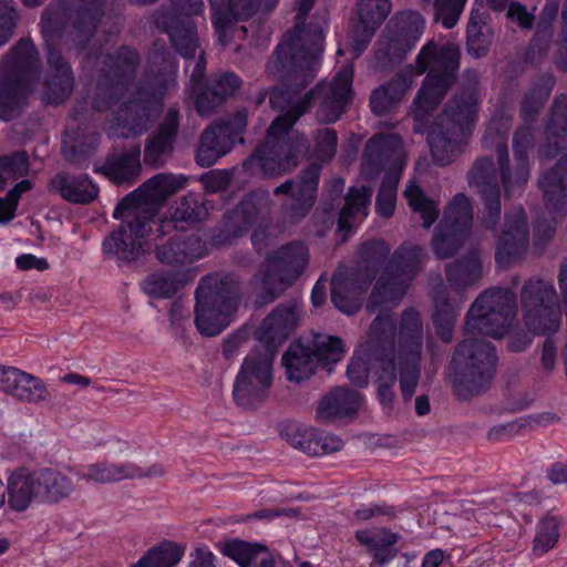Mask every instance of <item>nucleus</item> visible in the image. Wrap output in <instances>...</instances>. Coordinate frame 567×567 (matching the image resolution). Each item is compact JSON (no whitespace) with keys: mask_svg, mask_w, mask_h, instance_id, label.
Instances as JSON below:
<instances>
[{"mask_svg":"<svg viewBox=\"0 0 567 567\" xmlns=\"http://www.w3.org/2000/svg\"><path fill=\"white\" fill-rule=\"evenodd\" d=\"M421 249L402 247L395 252V272L382 274L377 281L368 310L374 312L381 308V313L374 319L368 341L361 343L348 365V378L357 386L368 384L369 373L378 377V393L380 402L389 405L392 401L391 386L396 380V369L400 370V385L405 399H410L419 380V362L422 350V326L419 313L408 310L403 313L398 344L394 346L395 327L392 318L383 311L396 306L408 289V280L420 261Z\"/></svg>","mask_w":567,"mask_h":567,"instance_id":"nucleus-1","label":"nucleus"},{"mask_svg":"<svg viewBox=\"0 0 567 567\" xmlns=\"http://www.w3.org/2000/svg\"><path fill=\"white\" fill-rule=\"evenodd\" d=\"M352 78L353 66L346 64L337 72L331 83L319 85L301 103L293 100L290 90L275 89L270 93V104L285 113L271 123L264 144L245 163V169L275 176L295 166V159L305 145L302 136L292 130L293 124L308 107L317 105V116L320 121L336 122L351 99Z\"/></svg>","mask_w":567,"mask_h":567,"instance_id":"nucleus-2","label":"nucleus"},{"mask_svg":"<svg viewBox=\"0 0 567 567\" xmlns=\"http://www.w3.org/2000/svg\"><path fill=\"white\" fill-rule=\"evenodd\" d=\"M186 185L187 178L183 175L158 174L124 198L113 213L114 218L123 220L122 225L104 239V255L130 260L140 251H147L151 246L145 240L150 230L146 219L168 196Z\"/></svg>","mask_w":567,"mask_h":567,"instance_id":"nucleus-3","label":"nucleus"},{"mask_svg":"<svg viewBox=\"0 0 567 567\" xmlns=\"http://www.w3.org/2000/svg\"><path fill=\"white\" fill-rule=\"evenodd\" d=\"M298 319L296 307H278L257 329L259 346L246 354L233 383V399L238 406L252 410L266 400L274 381L276 346Z\"/></svg>","mask_w":567,"mask_h":567,"instance_id":"nucleus-4","label":"nucleus"},{"mask_svg":"<svg viewBox=\"0 0 567 567\" xmlns=\"http://www.w3.org/2000/svg\"><path fill=\"white\" fill-rule=\"evenodd\" d=\"M458 59L457 48L450 43L437 49L431 41L422 49L417 59V74L427 71V76L414 101L419 115L426 113L442 100L455 78Z\"/></svg>","mask_w":567,"mask_h":567,"instance_id":"nucleus-5","label":"nucleus"},{"mask_svg":"<svg viewBox=\"0 0 567 567\" xmlns=\"http://www.w3.org/2000/svg\"><path fill=\"white\" fill-rule=\"evenodd\" d=\"M449 105L440 118L439 127L429 134V144L435 162L449 164L461 151L462 144L471 132L476 114L477 99L472 92L463 93Z\"/></svg>","mask_w":567,"mask_h":567,"instance_id":"nucleus-6","label":"nucleus"},{"mask_svg":"<svg viewBox=\"0 0 567 567\" xmlns=\"http://www.w3.org/2000/svg\"><path fill=\"white\" fill-rule=\"evenodd\" d=\"M195 323L204 336H216L230 324L238 308L233 290L218 276L205 277L196 291Z\"/></svg>","mask_w":567,"mask_h":567,"instance_id":"nucleus-7","label":"nucleus"},{"mask_svg":"<svg viewBox=\"0 0 567 567\" xmlns=\"http://www.w3.org/2000/svg\"><path fill=\"white\" fill-rule=\"evenodd\" d=\"M401 150L402 142L394 134H378L369 141L365 147L364 175L369 174L368 169L372 166H385L389 163L393 165L384 177L377 197V212L383 217H390L394 212L396 184L404 168V158Z\"/></svg>","mask_w":567,"mask_h":567,"instance_id":"nucleus-8","label":"nucleus"},{"mask_svg":"<svg viewBox=\"0 0 567 567\" xmlns=\"http://www.w3.org/2000/svg\"><path fill=\"white\" fill-rule=\"evenodd\" d=\"M515 295L508 289H492L482 293L473 303L467 321L468 333L478 332L501 338L515 315Z\"/></svg>","mask_w":567,"mask_h":567,"instance_id":"nucleus-9","label":"nucleus"},{"mask_svg":"<svg viewBox=\"0 0 567 567\" xmlns=\"http://www.w3.org/2000/svg\"><path fill=\"white\" fill-rule=\"evenodd\" d=\"M344 354V346L339 338L317 336L312 348L301 342L291 344L282 358L287 377L290 381H302L309 378L316 363L323 367L339 362Z\"/></svg>","mask_w":567,"mask_h":567,"instance_id":"nucleus-10","label":"nucleus"},{"mask_svg":"<svg viewBox=\"0 0 567 567\" xmlns=\"http://www.w3.org/2000/svg\"><path fill=\"white\" fill-rule=\"evenodd\" d=\"M308 261L307 248L301 243L284 246L269 256L255 277V286L274 299L276 295L291 285L306 268Z\"/></svg>","mask_w":567,"mask_h":567,"instance_id":"nucleus-11","label":"nucleus"},{"mask_svg":"<svg viewBox=\"0 0 567 567\" xmlns=\"http://www.w3.org/2000/svg\"><path fill=\"white\" fill-rule=\"evenodd\" d=\"M556 292L550 282L536 279L528 281L522 295L524 320L528 330L546 334L559 327V309L555 302Z\"/></svg>","mask_w":567,"mask_h":567,"instance_id":"nucleus-12","label":"nucleus"},{"mask_svg":"<svg viewBox=\"0 0 567 567\" xmlns=\"http://www.w3.org/2000/svg\"><path fill=\"white\" fill-rule=\"evenodd\" d=\"M246 117V113L241 111L236 113L229 122L208 127L203 134L197 150L198 164L210 166L220 156L228 153L234 146L237 136L244 132Z\"/></svg>","mask_w":567,"mask_h":567,"instance_id":"nucleus-13","label":"nucleus"},{"mask_svg":"<svg viewBox=\"0 0 567 567\" xmlns=\"http://www.w3.org/2000/svg\"><path fill=\"white\" fill-rule=\"evenodd\" d=\"M454 368L475 383L476 379L491 378L496 363L493 347L481 339L467 338L456 349L453 361Z\"/></svg>","mask_w":567,"mask_h":567,"instance_id":"nucleus-14","label":"nucleus"},{"mask_svg":"<svg viewBox=\"0 0 567 567\" xmlns=\"http://www.w3.org/2000/svg\"><path fill=\"white\" fill-rule=\"evenodd\" d=\"M472 218L467 197L462 194L456 195L449 205L440 230L434 237V250L440 257L452 255Z\"/></svg>","mask_w":567,"mask_h":567,"instance_id":"nucleus-15","label":"nucleus"},{"mask_svg":"<svg viewBox=\"0 0 567 567\" xmlns=\"http://www.w3.org/2000/svg\"><path fill=\"white\" fill-rule=\"evenodd\" d=\"M279 0H208L212 23L216 35L226 32L240 21H247L257 12H271Z\"/></svg>","mask_w":567,"mask_h":567,"instance_id":"nucleus-16","label":"nucleus"},{"mask_svg":"<svg viewBox=\"0 0 567 567\" xmlns=\"http://www.w3.org/2000/svg\"><path fill=\"white\" fill-rule=\"evenodd\" d=\"M281 436L292 447L313 456L336 452L342 446V441L338 436L318 432L299 423L286 424L281 430Z\"/></svg>","mask_w":567,"mask_h":567,"instance_id":"nucleus-17","label":"nucleus"},{"mask_svg":"<svg viewBox=\"0 0 567 567\" xmlns=\"http://www.w3.org/2000/svg\"><path fill=\"white\" fill-rule=\"evenodd\" d=\"M8 506L17 513L25 512L33 503H40L37 470L18 468L7 480Z\"/></svg>","mask_w":567,"mask_h":567,"instance_id":"nucleus-18","label":"nucleus"},{"mask_svg":"<svg viewBox=\"0 0 567 567\" xmlns=\"http://www.w3.org/2000/svg\"><path fill=\"white\" fill-rule=\"evenodd\" d=\"M528 231L525 214L522 208L506 217L504 230L496 250L498 264L506 265L515 259L527 245Z\"/></svg>","mask_w":567,"mask_h":567,"instance_id":"nucleus-19","label":"nucleus"},{"mask_svg":"<svg viewBox=\"0 0 567 567\" xmlns=\"http://www.w3.org/2000/svg\"><path fill=\"white\" fill-rule=\"evenodd\" d=\"M391 9L390 0H358L350 20L353 35H374Z\"/></svg>","mask_w":567,"mask_h":567,"instance_id":"nucleus-20","label":"nucleus"},{"mask_svg":"<svg viewBox=\"0 0 567 567\" xmlns=\"http://www.w3.org/2000/svg\"><path fill=\"white\" fill-rule=\"evenodd\" d=\"M217 548L239 567H274L271 554L259 544L231 538L218 543Z\"/></svg>","mask_w":567,"mask_h":567,"instance_id":"nucleus-21","label":"nucleus"},{"mask_svg":"<svg viewBox=\"0 0 567 567\" xmlns=\"http://www.w3.org/2000/svg\"><path fill=\"white\" fill-rule=\"evenodd\" d=\"M362 402L357 391L336 389L322 398L316 411V417L321 422H331L337 419L354 414Z\"/></svg>","mask_w":567,"mask_h":567,"instance_id":"nucleus-22","label":"nucleus"},{"mask_svg":"<svg viewBox=\"0 0 567 567\" xmlns=\"http://www.w3.org/2000/svg\"><path fill=\"white\" fill-rule=\"evenodd\" d=\"M371 196L372 190L369 187L350 188L338 221V231L343 238H347L351 230L368 216Z\"/></svg>","mask_w":567,"mask_h":567,"instance_id":"nucleus-23","label":"nucleus"},{"mask_svg":"<svg viewBox=\"0 0 567 567\" xmlns=\"http://www.w3.org/2000/svg\"><path fill=\"white\" fill-rule=\"evenodd\" d=\"M357 540L372 554L379 566L389 564L398 554L394 545L399 535L388 529H361L355 533Z\"/></svg>","mask_w":567,"mask_h":567,"instance_id":"nucleus-24","label":"nucleus"},{"mask_svg":"<svg viewBox=\"0 0 567 567\" xmlns=\"http://www.w3.org/2000/svg\"><path fill=\"white\" fill-rule=\"evenodd\" d=\"M40 503L54 504L69 498L75 491L72 477L66 472L53 468L37 470Z\"/></svg>","mask_w":567,"mask_h":567,"instance_id":"nucleus-25","label":"nucleus"},{"mask_svg":"<svg viewBox=\"0 0 567 567\" xmlns=\"http://www.w3.org/2000/svg\"><path fill=\"white\" fill-rule=\"evenodd\" d=\"M161 473V468L145 470L131 463H96L86 467L83 477L95 483H110L125 478L158 475Z\"/></svg>","mask_w":567,"mask_h":567,"instance_id":"nucleus-26","label":"nucleus"},{"mask_svg":"<svg viewBox=\"0 0 567 567\" xmlns=\"http://www.w3.org/2000/svg\"><path fill=\"white\" fill-rule=\"evenodd\" d=\"M132 3L145 6L155 3L157 0H130ZM175 12L163 11L155 16L156 25L162 29L167 35H173L172 31L178 24V17H194L203 13L204 2L203 0H171Z\"/></svg>","mask_w":567,"mask_h":567,"instance_id":"nucleus-27","label":"nucleus"},{"mask_svg":"<svg viewBox=\"0 0 567 567\" xmlns=\"http://www.w3.org/2000/svg\"><path fill=\"white\" fill-rule=\"evenodd\" d=\"M205 255V244L198 237H190L187 240L178 237L157 250V258L167 264L193 261Z\"/></svg>","mask_w":567,"mask_h":567,"instance_id":"nucleus-28","label":"nucleus"},{"mask_svg":"<svg viewBox=\"0 0 567 567\" xmlns=\"http://www.w3.org/2000/svg\"><path fill=\"white\" fill-rule=\"evenodd\" d=\"M51 185L64 199L73 203H89L97 196V187L84 175H59Z\"/></svg>","mask_w":567,"mask_h":567,"instance_id":"nucleus-29","label":"nucleus"},{"mask_svg":"<svg viewBox=\"0 0 567 567\" xmlns=\"http://www.w3.org/2000/svg\"><path fill=\"white\" fill-rule=\"evenodd\" d=\"M319 179V168H308L298 183H286L276 189V193H290L296 198L300 216H303L313 205L315 194Z\"/></svg>","mask_w":567,"mask_h":567,"instance_id":"nucleus-30","label":"nucleus"},{"mask_svg":"<svg viewBox=\"0 0 567 567\" xmlns=\"http://www.w3.org/2000/svg\"><path fill=\"white\" fill-rule=\"evenodd\" d=\"M492 166V161L481 159L475 164L468 177L470 184L476 186L481 185L482 179L483 188L481 193L485 200L486 209L488 212V218L486 223L495 221V219L498 218L501 212L498 188L495 185H491L488 182L485 181L487 172Z\"/></svg>","mask_w":567,"mask_h":567,"instance_id":"nucleus-31","label":"nucleus"},{"mask_svg":"<svg viewBox=\"0 0 567 567\" xmlns=\"http://www.w3.org/2000/svg\"><path fill=\"white\" fill-rule=\"evenodd\" d=\"M361 287L341 274H336L331 280V299L336 308L344 313H352L360 307Z\"/></svg>","mask_w":567,"mask_h":567,"instance_id":"nucleus-32","label":"nucleus"},{"mask_svg":"<svg viewBox=\"0 0 567 567\" xmlns=\"http://www.w3.org/2000/svg\"><path fill=\"white\" fill-rule=\"evenodd\" d=\"M189 278L176 271L154 272L143 281L144 292L153 299L169 298L181 289Z\"/></svg>","mask_w":567,"mask_h":567,"instance_id":"nucleus-33","label":"nucleus"},{"mask_svg":"<svg viewBox=\"0 0 567 567\" xmlns=\"http://www.w3.org/2000/svg\"><path fill=\"white\" fill-rule=\"evenodd\" d=\"M307 38H286L284 41L279 43L276 50L277 59L284 63L288 59L297 63L299 66L302 63H316L320 56L321 52V39L322 38H313L316 41L311 43L315 47L313 52H306L303 47L306 45L305 41Z\"/></svg>","mask_w":567,"mask_h":567,"instance_id":"nucleus-34","label":"nucleus"},{"mask_svg":"<svg viewBox=\"0 0 567 567\" xmlns=\"http://www.w3.org/2000/svg\"><path fill=\"white\" fill-rule=\"evenodd\" d=\"M72 20V7L68 1L50 3L41 14V35H62Z\"/></svg>","mask_w":567,"mask_h":567,"instance_id":"nucleus-35","label":"nucleus"},{"mask_svg":"<svg viewBox=\"0 0 567 567\" xmlns=\"http://www.w3.org/2000/svg\"><path fill=\"white\" fill-rule=\"evenodd\" d=\"M386 35H422L425 30V19L415 10H401L389 20Z\"/></svg>","mask_w":567,"mask_h":567,"instance_id":"nucleus-36","label":"nucleus"},{"mask_svg":"<svg viewBox=\"0 0 567 567\" xmlns=\"http://www.w3.org/2000/svg\"><path fill=\"white\" fill-rule=\"evenodd\" d=\"M177 130V112L171 111L161 127L157 136H155L146 146L145 161L151 164L161 162V156L172 145L173 137Z\"/></svg>","mask_w":567,"mask_h":567,"instance_id":"nucleus-37","label":"nucleus"},{"mask_svg":"<svg viewBox=\"0 0 567 567\" xmlns=\"http://www.w3.org/2000/svg\"><path fill=\"white\" fill-rule=\"evenodd\" d=\"M204 213V207L194 194L187 195L177 204L172 219H164L159 224V231L167 234L172 228L177 229V224L198 220Z\"/></svg>","mask_w":567,"mask_h":567,"instance_id":"nucleus-38","label":"nucleus"},{"mask_svg":"<svg viewBox=\"0 0 567 567\" xmlns=\"http://www.w3.org/2000/svg\"><path fill=\"white\" fill-rule=\"evenodd\" d=\"M410 83V79H403L400 83L375 90L370 100L372 111L379 115L388 112L403 96Z\"/></svg>","mask_w":567,"mask_h":567,"instance_id":"nucleus-39","label":"nucleus"},{"mask_svg":"<svg viewBox=\"0 0 567 567\" xmlns=\"http://www.w3.org/2000/svg\"><path fill=\"white\" fill-rule=\"evenodd\" d=\"M105 11L101 8L83 3L72 8V24L81 35H96V29Z\"/></svg>","mask_w":567,"mask_h":567,"instance_id":"nucleus-40","label":"nucleus"},{"mask_svg":"<svg viewBox=\"0 0 567 567\" xmlns=\"http://www.w3.org/2000/svg\"><path fill=\"white\" fill-rule=\"evenodd\" d=\"M404 195L411 208L421 215L424 226L430 227L439 215L436 204L426 198L421 188L414 182L408 185Z\"/></svg>","mask_w":567,"mask_h":567,"instance_id":"nucleus-41","label":"nucleus"},{"mask_svg":"<svg viewBox=\"0 0 567 567\" xmlns=\"http://www.w3.org/2000/svg\"><path fill=\"white\" fill-rule=\"evenodd\" d=\"M559 519L556 516H545L537 526V532L534 539V551L537 555H543L554 547L559 537Z\"/></svg>","mask_w":567,"mask_h":567,"instance_id":"nucleus-42","label":"nucleus"},{"mask_svg":"<svg viewBox=\"0 0 567 567\" xmlns=\"http://www.w3.org/2000/svg\"><path fill=\"white\" fill-rule=\"evenodd\" d=\"M154 564V567H174L185 554V547L173 543L163 542L146 553Z\"/></svg>","mask_w":567,"mask_h":567,"instance_id":"nucleus-43","label":"nucleus"},{"mask_svg":"<svg viewBox=\"0 0 567 567\" xmlns=\"http://www.w3.org/2000/svg\"><path fill=\"white\" fill-rule=\"evenodd\" d=\"M313 0H298L295 25L287 30L282 35H324L326 30L322 25H307L306 21L309 12L313 8Z\"/></svg>","mask_w":567,"mask_h":567,"instance_id":"nucleus-44","label":"nucleus"},{"mask_svg":"<svg viewBox=\"0 0 567 567\" xmlns=\"http://www.w3.org/2000/svg\"><path fill=\"white\" fill-rule=\"evenodd\" d=\"M482 272V265L478 257L473 256L462 262L450 266L447 278L455 284L470 285L475 281Z\"/></svg>","mask_w":567,"mask_h":567,"instance_id":"nucleus-45","label":"nucleus"},{"mask_svg":"<svg viewBox=\"0 0 567 567\" xmlns=\"http://www.w3.org/2000/svg\"><path fill=\"white\" fill-rule=\"evenodd\" d=\"M467 0H434L435 20L445 29L454 28Z\"/></svg>","mask_w":567,"mask_h":567,"instance_id":"nucleus-46","label":"nucleus"},{"mask_svg":"<svg viewBox=\"0 0 567 567\" xmlns=\"http://www.w3.org/2000/svg\"><path fill=\"white\" fill-rule=\"evenodd\" d=\"M140 167V150L117 163L107 164L109 175L116 184H122L133 178L138 173Z\"/></svg>","mask_w":567,"mask_h":567,"instance_id":"nucleus-47","label":"nucleus"},{"mask_svg":"<svg viewBox=\"0 0 567 567\" xmlns=\"http://www.w3.org/2000/svg\"><path fill=\"white\" fill-rule=\"evenodd\" d=\"M49 63L55 69V75L49 82L50 87H56L62 96L70 93L73 84L71 69L64 63L58 53H50Z\"/></svg>","mask_w":567,"mask_h":567,"instance_id":"nucleus-48","label":"nucleus"},{"mask_svg":"<svg viewBox=\"0 0 567 567\" xmlns=\"http://www.w3.org/2000/svg\"><path fill=\"white\" fill-rule=\"evenodd\" d=\"M28 172L27 157L23 154L13 156L12 158L3 157L0 159V189L6 185L7 181H14L18 176H22Z\"/></svg>","mask_w":567,"mask_h":567,"instance_id":"nucleus-49","label":"nucleus"},{"mask_svg":"<svg viewBox=\"0 0 567 567\" xmlns=\"http://www.w3.org/2000/svg\"><path fill=\"white\" fill-rule=\"evenodd\" d=\"M31 188L29 181H22L9 192L6 198L0 199V223H7L14 217L20 196Z\"/></svg>","mask_w":567,"mask_h":567,"instance_id":"nucleus-50","label":"nucleus"},{"mask_svg":"<svg viewBox=\"0 0 567 567\" xmlns=\"http://www.w3.org/2000/svg\"><path fill=\"white\" fill-rule=\"evenodd\" d=\"M27 377L23 382H19L17 398L25 401L38 402L45 399L47 389L44 383L37 377L24 372Z\"/></svg>","mask_w":567,"mask_h":567,"instance_id":"nucleus-51","label":"nucleus"},{"mask_svg":"<svg viewBox=\"0 0 567 567\" xmlns=\"http://www.w3.org/2000/svg\"><path fill=\"white\" fill-rule=\"evenodd\" d=\"M558 12V2L547 0L538 14L534 35H553V25L557 20Z\"/></svg>","mask_w":567,"mask_h":567,"instance_id":"nucleus-52","label":"nucleus"},{"mask_svg":"<svg viewBox=\"0 0 567 567\" xmlns=\"http://www.w3.org/2000/svg\"><path fill=\"white\" fill-rule=\"evenodd\" d=\"M19 19L12 0H0V35H13Z\"/></svg>","mask_w":567,"mask_h":567,"instance_id":"nucleus-53","label":"nucleus"},{"mask_svg":"<svg viewBox=\"0 0 567 567\" xmlns=\"http://www.w3.org/2000/svg\"><path fill=\"white\" fill-rule=\"evenodd\" d=\"M24 372L12 367L0 365V390L17 395L19 382L25 380Z\"/></svg>","mask_w":567,"mask_h":567,"instance_id":"nucleus-54","label":"nucleus"},{"mask_svg":"<svg viewBox=\"0 0 567 567\" xmlns=\"http://www.w3.org/2000/svg\"><path fill=\"white\" fill-rule=\"evenodd\" d=\"M507 17L523 30H532L536 20L535 16L520 2H512L508 6Z\"/></svg>","mask_w":567,"mask_h":567,"instance_id":"nucleus-55","label":"nucleus"},{"mask_svg":"<svg viewBox=\"0 0 567 567\" xmlns=\"http://www.w3.org/2000/svg\"><path fill=\"white\" fill-rule=\"evenodd\" d=\"M455 318L456 316L453 310H439L434 315V324L437 334L445 342H449L452 339Z\"/></svg>","mask_w":567,"mask_h":567,"instance_id":"nucleus-56","label":"nucleus"},{"mask_svg":"<svg viewBox=\"0 0 567 567\" xmlns=\"http://www.w3.org/2000/svg\"><path fill=\"white\" fill-rule=\"evenodd\" d=\"M240 86V80L238 76L231 73L220 75L215 81L213 87V94L219 99H225L233 95Z\"/></svg>","mask_w":567,"mask_h":567,"instance_id":"nucleus-57","label":"nucleus"},{"mask_svg":"<svg viewBox=\"0 0 567 567\" xmlns=\"http://www.w3.org/2000/svg\"><path fill=\"white\" fill-rule=\"evenodd\" d=\"M337 145L336 133L330 128H323L319 132L317 141V152L322 158H329L333 155Z\"/></svg>","mask_w":567,"mask_h":567,"instance_id":"nucleus-58","label":"nucleus"},{"mask_svg":"<svg viewBox=\"0 0 567 567\" xmlns=\"http://www.w3.org/2000/svg\"><path fill=\"white\" fill-rule=\"evenodd\" d=\"M11 54L13 63L23 64L29 63L37 54V51L30 38H22Z\"/></svg>","mask_w":567,"mask_h":567,"instance_id":"nucleus-59","label":"nucleus"},{"mask_svg":"<svg viewBox=\"0 0 567 567\" xmlns=\"http://www.w3.org/2000/svg\"><path fill=\"white\" fill-rule=\"evenodd\" d=\"M567 175L558 176L556 171L542 178L540 186L544 188L545 196L548 197V200L551 199V195L556 192V188H559V190L567 196V188L565 187Z\"/></svg>","mask_w":567,"mask_h":567,"instance_id":"nucleus-60","label":"nucleus"},{"mask_svg":"<svg viewBox=\"0 0 567 567\" xmlns=\"http://www.w3.org/2000/svg\"><path fill=\"white\" fill-rule=\"evenodd\" d=\"M488 14L483 6L474 7L471 11L465 35H483L482 25L486 23Z\"/></svg>","mask_w":567,"mask_h":567,"instance_id":"nucleus-61","label":"nucleus"},{"mask_svg":"<svg viewBox=\"0 0 567 567\" xmlns=\"http://www.w3.org/2000/svg\"><path fill=\"white\" fill-rule=\"evenodd\" d=\"M16 265L21 270L37 269L44 270L49 267L43 258H38L31 254H24L16 258Z\"/></svg>","mask_w":567,"mask_h":567,"instance_id":"nucleus-62","label":"nucleus"},{"mask_svg":"<svg viewBox=\"0 0 567 567\" xmlns=\"http://www.w3.org/2000/svg\"><path fill=\"white\" fill-rule=\"evenodd\" d=\"M450 560V555L442 549H432L427 551L421 563V567H445Z\"/></svg>","mask_w":567,"mask_h":567,"instance_id":"nucleus-63","label":"nucleus"},{"mask_svg":"<svg viewBox=\"0 0 567 567\" xmlns=\"http://www.w3.org/2000/svg\"><path fill=\"white\" fill-rule=\"evenodd\" d=\"M215 555L207 547L196 548L189 567H215Z\"/></svg>","mask_w":567,"mask_h":567,"instance_id":"nucleus-64","label":"nucleus"}]
</instances>
